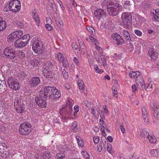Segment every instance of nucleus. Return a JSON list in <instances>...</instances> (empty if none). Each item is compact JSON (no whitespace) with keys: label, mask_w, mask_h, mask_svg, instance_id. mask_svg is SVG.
<instances>
[{"label":"nucleus","mask_w":159,"mask_h":159,"mask_svg":"<svg viewBox=\"0 0 159 159\" xmlns=\"http://www.w3.org/2000/svg\"><path fill=\"white\" fill-rule=\"evenodd\" d=\"M52 64L50 61L47 62L43 66L42 72L44 77L47 79H52L53 78L54 75L50 68L52 66Z\"/></svg>","instance_id":"3"},{"label":"nucleus","mask_w":159,"mask_h":159,"mask_svg":"<svg viewBox=\"0 0 159 159\" xmlns=\"http://www.w3.org/2000/svg\"><path fill=\"white\" fill-rule=\"evenodd\" d=\"M62 74L64 78L65 79H67L68 78V73L65 69L63 70L62 71Z\"/></svg>","instance_id":"47"},{"label":"nucleus","mask_w":159,"mask_h":159,"mask_svg":"<svg viewBox=\"0 0 159 159\" xmlns=\"http://www.w3.org/2000/svg\"><path fill=\"white\" fill-rule=\"evenodd\" d=\"M101 60H100L99 58H98V60H97L98 63L99 65L102 66H105L107 65V60L105 58V56L103 55H101L100 56Z\"/></svg>","instance_id":"20"},{"label":"nucleus","mask_w":159,"mask_h":159,"mask_svg":"<svg viewBox=\"0 0 159 159\" xmlns=\"http://www.w3.org/2000/svg\"><path fill=\"white\" fill-rule=\"evenodd\" d=\"M80 146L81 147H83L84 146V142L81 139L80 141L78 142H77Z\"/></svg>","instance_id":"61"},{"label":"nucleus","mask_w":159,"mask_h":159,"mask_svg":"<svg viewBox=\"0 0 159 159\" xmlns=\"http://www.w3.org/2000/svg\"><path fill=\"white\" fill-rule=\"evenodd\" d=\"M86 28L89 34H93L95 33V30L92 27L88 26H86Z\"/></svg>","instance_id":"34"},{"label":"nucleus","mask_w":159,"mask_h":159,"mask_svg":"<svg viewBox=\"0 0 159 159\" xmlns=\"http://www.w3.org/2000/svg\"><path fill=\"white\" fill-rule=\"evenodd\" d=\"M152 84L151 83H148L146 85V88H144L146 89H148L150 90L152 88Z\"/></svg>","instance_id":"43"},{"label":"nucleus","mask_w":159,"mask_h":159,"mask_svg":"<svg viewBox=\"0 0 159 159\" xmlns=\"http://www.w3.org/2000/svg\"><path fill=\"white\" fill-rule=\"evenodd\" d=\"M129 76L132 79L137 78L140 75V73L138 71H130L129 73Z\"/></svg>","instance_id":"22"},{"label":"nucleus","mask_w":159,"mask_h":159,"mask_svg":"<svg viewBox=\"0 0 159 159\" xmlns=\"http://www.w3.org/2000/svg\"><path fill=\"white\" fill-rule=\"evenodd\" d=\"M17 26L19 28H22L23 27L24 25L23 23L20 21H17L16 23Z\"/></svg>","instance_id":"56"},{"label":"nucleus","mask_w":159,"mask_h":159,"mask_svg":"<svg viewBox=\"0 0 159 159\" xmlns=\"http://www.w3.org/2000/svg\"><path fill=\"white\" fill-rule=\"evenodd\" d=\"M150 153L151 156L154 157H157L158 155L157 151L156 149L151 150Z\"/></svg>","instance_id":"38"},{"label":"nucleus","mask_w":159,"mask_h":159,"mask_svg":"<svg viewBox=\"0 0 159 159\" xmlns=\"http://www.w3.org/2000/svg\"><path fill=\"white\" fill-rule=\"evenodd\" d=\"M131 17L129 13L124 12L122 14V26L125 28L129 29L130 28Z\"/></svg>","instance_id":"6"},{"label":"nucleus","mask_w":159,"mask_h":159,"mask_svg":"<svg viewBox=\"0 0 159 159\" xmlns=\"http://www.w3.org/2000/svg\"><path fill=\"white\" fill-rule=\"evenodd\" d=\"M148 139L150 143H155L157 140V139L154 135H151V134L149 135Z\"/></svg>","instance_id":"32"},{"label":"nucleus","mask_w":159,"mask_h":159,"mask_svg":"<svg viewBox=\"0 0 159 159\" xmlns=\"http://www.w3.org/2000/svg\"><path fill=\"white\" fill-rule=\"evenodd\" d=\"M73 60L74 63L76 65L78 66L79 65L80 61L78 58L75 57H74L73 58Z\"/></svg>","instance_id":"50"},{"label":"nucleus","mask_w":159,"mask_h":159,"mask_svg":"<svg viewBox=\"0 0 159 159\" xmlns=\"http://www.w3.org/2000/svg\"><path fill=\"white\" fill-rule=\"evenodd\" d=\"M149 106L150 108L152 109H158V108L157 106V102L155 101L151 102L149 104Z\"/></svg>","instance_id":"30"},{"label":"nucleus","mask_w":159,"mask_h":159,"mask_svg":"<svg viewBox=\"0 0 159 159\" xmlns=\"http://www.w3.org/2000/svg\"><path fill=\"white\" fill-rule=\"evenodd\" d=\"M65 155L62 153H59L57 154L55 158L56 159H61L65 157Z\"/></svg>","instance_id":"36"},{"label":"nucleus","mask_w":159,"mask_h":159,"mask_svg":"<svg viewBox=\"0 0 159 159\" xmlns=\"http://www.w3.org/2000/svg\"><path fill=\"white\" fill-rule=\"evenodd\" d=\"M150 133L146 129H143L140 131V137L141 139L145 141H147Z\"/></svg>","instance_id":"16"},{"label":"nucleus","mask_w":159,"mask_h":159,"mask_svg":"<svg viewBox=\"0 0 159 159\" xmlns=\"http://www.w3.org/2000/svg\"><path fill=\"white\" fill-rule=\"evenodd\" d=\"M113 58L116 60L119 59L120 58V56L119 54L115 53L113 55Z\"/></svg>","instance_id":"57"},{"label":"nucleus","mask_w":159,"mask_h":159,"mask_svg":"<svg viewBox=\"0 0 159 159\" xmlns=\"http://www.w3.org/2000/svg\"><path fill=\"white\" fill-rule=\"evenodd\" d=\"M145 110H142V113L143 114V118L145 119H144V122H146V123H147L148 121V119L147 118L148 115L147 113H146V115L144 114L143 113L144 111H145Z\"/></svg>","instance_id":"42"},{"label":"nucleus","mask_w":159,"mask_h":159,"mask_svg":"<svg viewBox=\"0 0 159 159\" xmlns=\"http://www.w3.org/2000/svg\"><path fill=\"white\" fill-rule=\"evenodd\" d=\"M112 89L113 91L112 93L113 96L115 99H118V92L117 88L115 86H113L112 88Z\"/></svg>","instance_id":"31"},{"label":"nucleus","mask_w":159,"mask_h":159,"mask_svg":"<svg viewBox=\"0 0 159 159\" xmlns=\"http://www.w3.org/2000/svg\"><path fill=\"white\" fill-rule=\"evenodd\" d=\"M88 61L89 66H92L94 62L93 59L92 57L91 58H89Z\"/></svg>","instance_id":"53"},{"label":"nucleus","mask_w":159,"mask_h":159,"mask_svg":"<svg viewBox=\"0 0 159 159\" xmlns=\"http://www.w3.org/2000/svg\"><path fill=\"white\" fill-rule=\"evenodd\" d=\"M46 24H52V21L49 17H48L46 18Z\"/></svg>","instance_id":"52"},{"label":"nucleus","mask_w":159,"mask_h":159,"mask_svg":"<svg viewBox=\"0 0 159 159\" xmlns=\"http://www.w3.org/2000/svg\"><path fill=\"white\" fill-rule=\"evenodd\" d=\"M43 156L45 158H46L49 159L52 157V155L49 152H46L43 153Z\"/></svg>","instance_id":"39"},{"label":"nucleus","mask_w":159,"mask_h":159,"mask_svg":"<svg viewBox=\"0 0 159 159\" xmlns=\"http://www.w3.org/2000/svg\"><path fill=\"white\" fill-rule=\"evenodd\" d=\"M113 42L117 45H121L124 43V40L122 37L119 34L114 33L112 35Z\"/></svg>","instance_id":"14"},{"label":"nucleus","mask_w":159,"mask_h":159,"mask_svg":"<svg viewBox=\"0 0 159 159\" xmlns=\"http://www.w3.org/2000/svg\"><path fill=\"white\" fill-rule=\"evenodd\" d=\"M107 11L111 16H115L122 10V6L118 3H114L110 2L107 3Z\"/></svg>","instance_id":"1"},{"label":"nucleus","mask_w":159,"mask_h":159,"mask_svg":"<svg viewBox=\"0 0 159 159\" xmlns=\"http://www.w3.org/2000/svg\"><path fill=\"white\" fill-rule=\"evenodd\" d=\"M61 62L63 63V65L64 67L65 68L68 67L69 66V64L68 62L66 60L64 59L62 61H61Z\"/></svg>","instance_id":"46"},{"label":"nucleus","mask_w":159,"mask_h":159,"mask_svg":"<svg viewBox=\"0 0 159 159\" xmlns=\"http://www.w3.org/2000/svg\"><path fill=\"white\" fill-rule=\"evenodd\" d=\"M131 88L133 90V92H135L137 91V87L135 84H133L132 87Z\"/></svg>","instance_id":"63"},{"label":"nucleus","mask_w":159,"mask_h":159,"mask_svg":"<svg viewBox=\"0 0 159 159\" xmlns=\"http://www.w3.org/2000/svg\"><path fill=\"white\" fill-rule=\"evenodd\" d=\"M74 103V101L72 99H68L66 102V107L65 108L66 109H72Z\"/></svg>","instance_id":"23"},{"label":"nucleus","mask_w":159,"mask_h":159,"mask_svg":"<svg viewBox=\"0 0 159 159\" xmlns=\"http://www.w3.org/2000/svg\"><path fill=\"white\" fill-rule=\"evenodd\" d=\"M9 11L16 13L18 12L21 8L20 2L18 0H13L9 4Z\"/></svg>","instance_id":"7"},{"label":"nucleus","mask_w":159,"mask_h":159,"mask_svg":"<svg viewBox=\"0 0 159 159\" xmlns=\"http://www.w3.org/2000/svg\"><path fill=\"white\" fill-rule=\"evenodd\" d=\"M72 46L73 48V50H78L79 48L78 46L75 43H72Z\"/></svg>","instance_id":"59"},{"label":"nucleus","mask_w":159,"mask_h":159,"mask_svg":"<svg viewBox=\"0 0 159 159\" xmlns=\"http://www.w3.org/2000/svg\"><path fill=\"white\" fill-rule=\"evenodd\" d=\"M54 89H56V87L51 86H46L42 89L40 93L41 97H43L44 98H46L48 95L50 97L52 96V94Z\"/></svg>","instance_id":"8"},{"label":"nucleus","mask_w":159,"mask_h":159,"mask_svg":"<svg viewBox=\"0 0 159 159\" xmlns=\"http://www.w3.org/2000/svg\"><path fill=\"white\" fill-rule=\"evenodd\" d=\"M6 22L2 18H0V31L5 29L6 27Z\"/></svg>","instance_id":"26"},{"label":"nucleus","mask_w":159,"mask_h":159,"mask_svg":"<svg viewBox=\"0 0 159 159\" xmlns=\"http://www.w3.org/2000/svg\"><path fill=\"white\" fill-rule=\"evenodd\" d=\"M148 54L152 60H155L158 58V54L153 48H150L149 49Z\"/></svg>","instance_id":"17"},{"label":"nucleus","mask_w":159,"mask_h":159,"mask_svg":"<svg viewBox=\"0 0 159 159\" xmlns=\"http://www.w3.org/2000/svg\"><path fill=\"white\" fill-rule=\"evenodd\" d=\"M46 98H44L43 97H42L40 94L39 96H36L35 97V100L37 105L42 108H45L47 106L46 102L45 100Z\"/></svg>","instance_id":"11"},{"label":"nucleus","mask_w":159,"mask_h":159,"mask_svg":"<svg viewBox=\"0 0 159 159\" xmlns=\"http://www.w3.org/2000/svg\"><path fill=\"white\" fill-rule=\"evenodd\" d=\"M99 140V139L98 137H97L96 138H93V141L94 143L95 144L98 143Z\"/></svg>","instance_id":"64"},{"label":"nucleus","mask_w":159,"mask_h":159,"mask_svg":"<svg viewBox=\"0 0 159 159\" xmlns=\"http://www.w3.org/2000/svg\"><path fill=\"white\" fill-rule=\"evenodd\" d=\"M18 76L21 78H23L27 76V74L24 72H21L18 74Z\"/></svg>","instance_id":"45"},{"label":"nucleus","mask_w":159,"mask_h":159,"mask_svg":"<svg viewBox=\"0 0 159 159\" xmlns=\"http://www.w3.org/2000/svg\"><path fill=\"white\" fill-rule=\"evenodd\" d=\"M18 55L19 57V58H22L24 57L25 56V53L24 52L21 50L19 51L18 53Z\"/></svg>","instance_id":"44"},{"label":"nucleus","mask_w":159,"mask_h":159,"mask_svg":"<svg viewBox=\"0 0 159 159\" xmlns=\"http://www.w3.org/2000/svg\"><path fill=\"white\" fill-rule=\"evenodd\" d=\"M56 25L59 27H62L63 25V23L62 20L60 18H57L56 19Z\"/></svg>","instance_id":"29"},{"label":"nucleus","mask_w":159,"mask_h":159,"mask_svg":"<svg viewBox=\"0 0 159 159\" xmlns=\"http://www.w3.org/2000/svg\"><path fill=\"white\" fill-rule=\"evenodd\" d=\"M136 84L138 87L141 89H143L146 88V85L142 77H140L138 80H137Z\"/></svg>","instance_id":"19"},{"label":"nucleus","mask_w":159,"mask_h":159,"mask_svg":"<svg viewBox=\"0 0 159 159\" xmlns=\"http://www.w3.org/2000/svg\"><path fill=\"white\" fill-rule=\"evenodd\" d=\"M77 123L76 121H74L71 124V126L73 129L75 130L77 126Z\"/></svg>","instance_id":"48"},{"label":"nucleus","mask_w":159,"mask_h":159,"mask_svg":"<svg viewBox=\"0 0 159 159\" xmlns=\"http://www.w3.org/2000/svg\"><path fill=\"white\" fill-rule=\"evenodd\" d=\"M30 39V35L27 34L18 38L14 43V46L16 48H21L27 44Z\"/></svg>","instance_id":"2"},{"label":"nucleus","mask_w":159,"mask_h":159,"mask_svg":"<svg viewBox=\"0 0 159 159\" xmlns=\"http://www.w3.org/2000/svg\"><path fill=\"white\" fill-rule=\"evenodd\" d=\"M96 49L98 51V52L100 54H102V50L100 47L96 46L95 47Z\"/></svg>","instance_id":"58"},{"label":"nucleus","mask_w":159,"mask_h":159,"mask_svg":"<svg viewBox=\"0 0 159 159\" xmlns=\"http://www.w3.org/2000/svg\"><path fill=\"white\" fill-rule=\"evenodd\" d=\"M81 154L86 159L89 158V156L87 152L86 151H83L81 152Z\"/></svg>","instance_id":"40"},{"label":"nucleus","mask_w":159,"mask_h":159,"mask_svg":"<svg viewBox=\"0 0 159 159\" xmlns=\"http://www.w3.org/2000/svg\"><path fill=\"white\" fill-rule=\"evenodd\" d=\"M94 69L96 72L98 74H102L103 72V70L98 68V65L96 64L94 65Z\"/></svg>","instance_id":"35"},{"label":"nucleus","mask_w":159,"mask_h":159,"mask_svg":"<svg viewBox=\"0 0 159 159\" xmlns=\"http://www.w3.org/2000/svg\"><path fill=\"white\" fill-rule=\"evenodd\" d=\"M39 62L38 59H34L33 61H30L28 65V67L31 69H33L35 67L39 66Z\"/></svg>","instance_id":"18"},{"label":"nucleus","mask_w":159,"mask_h":159,"mask_svg":"<svg viewBox=\"0 0 159 159\" xmlns=\"http://www.w3.org/2000/svg\"><path fill=\"white\" fill-rule=\"evenodd\" d=\"M40 82L39 78L37 77H33L29 81V85L32 88H35L39 84Z\"/></svg>","instance_id":"15"},{"label":"nucleus","mask_w":159,"mask_h":159,"mask_svg":"<svg viewBox=\"0 0 159 159\" xmlns=\"http://www.w3.org/2000/svg\"><path fill=\"white\" fill-rule=\"evenodd\" d=\"M77 82L79 89L83 90L84 88V84L83 81L79 79L77 80Z\"/></svg>","instance_id":"28"},{"label":"nucleus","mask_w":159,"mask_h":159,"mask_svg":"<svg viewBox=\"0 0 159 159\" xmlns=\"http://www.w3.org/2000/svg\"><path fill=\"white\" fill-rule=\"evenodd\" d=\"M31 125L28 122H24L20 126L19 132L20 134L28 135L32 131Z\"/></svg>","instance_id":"5"},{"label":"nucleus","mask_w":159,"mask_h":159,"mask_svg":"<svg viewBox=\"0 0 159 159\" xmlns=\"http://www.w3.org/2000/svg\"><path fill=\"white\" fill-rule=\"evenodd\" d=\"M127 48H128V51L129 52H132L134 49V46L132 43H130L128 44Z\"/></svg>","instance_id":"41"},{"label":"nucleus","mask_w":159,"mask_h":159,"mask_svg":"<svg viewBox=\"0 0 159 159\" xmlns=\"http://www.w3.org/2000/svg\"><path fill=\"white\" fill-rule=\"evenodd\" d=\"M64 87L67 90H69L70 89V84L68 83L65 84L64 85Z\"/></svg>","instance_id":"62"},{"label":"nucleus","mask_w":159,"mask_h":159,"mask_svg":"<svg viewBox=\"0 0 159 159\" xmlns=\"http://www.w3.org/2000/svg\"><path fill=\"white\" fill-rule=\"evenodd\" d=\"M79 43H80L79 45L80 48L82 49H85L86 47L85 45L84 44L83 42L81 41H80V42H79Z\"/></svg>","instance_id":"54"},{"label":"nucleus","mask_w":159,"mask_h":159,"mask_svg":"<svg viewBox=\"0 0 159 159\" xmlns=\"http://www.w3.org/2000/svg\"><path fill=\"white\" fill-rule=\"evenodd\" d=\"M4 54L7 57L11 59H13L16 57V53L14 49L10 47L6 48L4 50Z\"/></svg>","instance_id":"13"},{"label":"nucleus","mask_w":159,"mask_h":159,"mask_svg":"<svg viewBox=\"0 0 159 159\" xmlns=\"http://www.w3.org/2000/svg\"><path fill=\"white\" fill-rule=\"evenodd\" d=\"M152 113L154 117L158 120H159V110H153Z\"/></svg>","instance_id":"33"},{"label":"nucleus","mask_w":159,"mask_h":159,"mask_svg":"<svg viewBox=\"0 0 159 159\" xmlns=\"http://www.w3.org/2000/svg\"><path fill=\"white\" fill-rule=\"evenodd\" d=\"M7 83L9 88L14 91L18 90L20 88L19 82L12 77H9L7 80Z\"/></svg>","instance_id":"9"},{"label":"nucleus","mask_w":159,"mask_h":159,"mask_svg":"<svg viewBox=\"0 0 159 159\" xmlns=\"http://www.w3.org/2000/svg\"><path fill=\"white\" fill-rule=\"evenodd\" d=\"M23 34V32L21 30L14 32L9 35L7 37V41L9 42H13L16 39L20 37Z\"/></svg>","instance_id":"10"},{"label":"nucleus","mask_w":159,"mask_h":159,"mask_svg":"<svg viewBox=\"0 0 159 159\" xmlns=\"http://www.w3.org/2000/svg\"><path fill=\"white\" fill-rule=\"evenodd\" d=\"M122 34L127 41H130L131 40L130 34L127 30H123L122 32Z\"/></svg>","instance_id":"25"},{"label":"nucleus","mask_w":159,"mask_h":159,"mask_svg":"<svg viewBox=\"0 0 159 159\" xmlns=\"http://www.w3.org/2000/svg\"><path fill=\"white\" fill-rule=\"evenodd\" d=\"M8 153L7 152H3V153H2V152H0V156H1L3 157H7V155H8Z\"/></svg>","instance_id":"55"},{"label":"nucleus","mask_w":159,"mask_h":159,"mask_svg":"<svg viewBox=\"0 0 159 159\" xmlns=\"http://www.w3.org/2000/svg\"><path fill=\"white\" fill-rule=\"evenodd\" d=\"M56 57H57L58 59L60 62H61V61H62L64 59L62 54L61 53H58L56 55Z\"/></svg>","instance_id":"37"},{"label":"nucleus","mask_w":159,"mask_h":159,"mask_svg":"<svg viewBox=\"0 0 159 159\" xmlns=\"http://www.w3.org/2000/svg\"><path fill=\"white\" fill-rule=\"evenodd\" d=\"M94 14L95 17L98 20L103 19L106 16V12L101 9L95 10Z\"/></svg>","instance_id":"12"},{"label":"nucleus","mask_w":159,"mask_h":159,"mask_svg":"<svg viewBox=\"0 0 159 159\" xmlns=\"http://www.w3.org/2000/svg\"><path fill=\"white\" fill-rule=\"evenodd\" d=\"M51 24H46L45 27L48 31H51L53 29V27L51 25Z\"/></svg>","instance_id":"51"},{"label":"nucleus","mask_w":159,"mask_h":159,"mask_svg":"<svg viewBox=\"0 0 159 159\" xmlns=\"http://www.w3.org/2000/svg\"><path fill=\"white\" fill-rule=\"evenodd\" d=\"M61 95L60 91L56 88V89H54L53 93H52V96L51 98L53 99L58 98L61 96Z\"/></svg>","instance_id":"24"},{"label":"nucleus","mask_w":159,"mask_h":159,"mask_svg":"<svg viewBox=\"0 0 159 159\" xmlns=\"http://www.w3.org/2000/svg\"><path fill=\"white\" fill-rule=\"evenodd\" d=\"M134 33L139 36H141L142 35V33L140 30H136L134 31Z\"/></svg>","instance_id":"49"},{"label":"nucleus","mask_w":159,"mask_h":159,"mask_svg":"<svg viewBox=\"0 0 159 159\" xmlns=\"http://www.w3.org/2000/svg\"><path fill=\"white\" fill-rule=\"evenodd\" d=\"M151 13L153 15L154 19L157 20L159 19V9H156L155 10H153L151 11Z\"/></svg>","instance_id":"27"},{"label":"nucleus","mask_w":159,"mask_h":159,"mask_svg":"<svg viewBox=\"0 0 159 159\" xmlns=\"http://www.w3.org/2000/svg\"><path fill=\"white\" fill-rule=\"evenodd\" d=\"M32 15L34 20H35L37 25L38 26L39 25V18L38 14L35 11H33L32 12Z\"/></svg>","instance_id":"21"},{"label":"nucleus","mask_w":159,"mask_h":159,"mask_svg":"<svg viewBox=\"0 0 159 159\" xmlns=\"http://www.w3.org/2000/svg\"><path fill=\"white\" fill-rule=\"evenodd\" d=\"M32 49L36 53L41 54L44 51L43 44L40 41L36 39H34L32 40Z\"/></svg>","instance_id":"4"},{"label":"nucleus","mask_w":159,"mask_h":159,"mask_svg":"<svg viewBox=\"0 0 159 159\" xmlns=\"http://www.w3.org/2000/svg\"><path fill=\"white\" fill-rule=\"evenodd\" d=\"M120 129L122 132L123 133H125V129L124 128V126L123 124H122L120 125Z\"/></svg>","instance_id":"60"}]
</instances>
